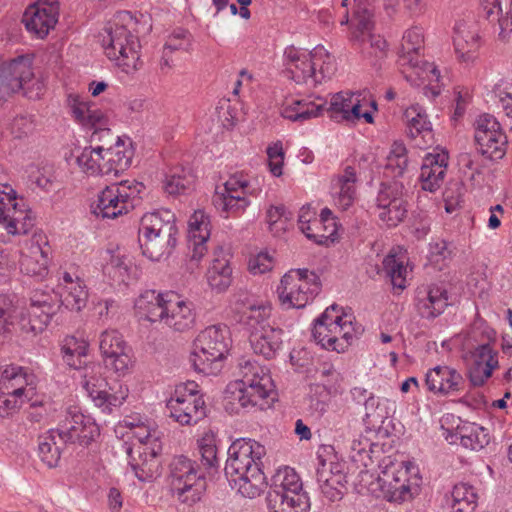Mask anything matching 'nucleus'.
Wrapping results in <instances>:
<instances>
[{"mask_svg":"<svg viewBox=\"0 0 512 512\" xmlns=\"http://www.w3.org/2000/svg\"><path fill=\"white\" fill-rule=\"evenodd\" d=\"M206 278L209 286L217 293L225 292L232 283L230 261L222 248L214 252V258L207 270Z\"/></svg>","mask_w":512,"mask_h":512,"instance_id":"32","label":"nucleus"},{"mask_svg":"<svg viewBox=\"0 0 512 512\" xmlns=\"http://www.w3.org/2000/svg\"><path fill=\"white\" fill-rule=\"evenodd\" d=\"M324 105L325 103H315L306 99H292L282 106L281 115L290 121L303 123L318 117Z\"/></svg>","mask_w":512,"mask_h":512,"instance_id":"38","label":"nucleus"},{"mask_svg":"<svg viewBox=\"0 0 512 512\" xmlns=\"http://www.w3.org/2000/svg\"><path fill=\"white\" fill-rule=\"evenodd\" d=\"M212 202L220 213L225 214L226 218L244 212L250 204L246 194L220 193L219 187L216 188Z\"/></svg>","mask_w":512,"mask_h":512,"instance_id":"41","label":"nucleus"},{"mask_svg":"<svg viewBox=\"0 0 512 512\" xmlns=\"http://www.w3.org/2000/svg\"><path fill=\"white\" fill-rule=\"evenodd\" d=\"M170 298H176L173 292L158 293L155 290H146L136 299L134 308L139 320H146L151 323H162L166 315Z\"/></svg>","mask_w":512,"mask_h":512,"instance_id":"26","label":"nucleus"},{"mask_svg":"<svg viewBox=\"0 0 512 512\" xmlns=\"http://www.w3.org/2000/svg\"><path fill=\"white\" fill-rule=\"evenodd\" d=\"M428 389L442 395L455 394L463 390L465 380L454 368L449 366H436L426 373L425 378Z\"/></svg>","mask_w":512,"mask_h":512,"instance_id":"28","label":"nucleus"},{"mask_svg":"<svg viewBox=\"0 0 512 512\" xmlns=\"http://www.w3.org/2000/svg\"><path fill=\"white\" fill-rule=\"evenodd\" d=\"M67 102L75 120L83 125L86 120V115L89 112L90 105L83 101L78 95L74 94L68 95Z\"/></svg>","mask_w":512,"mask_h":512,"instance_id":"60","label":"nucleus"},{"mask_svg":"<svg viewBox=\"0 0 512 512\" xmlns=\"http://www.w3.org/2000/svg\"><path fill=\"white\" fill-rule=\"evenodd\" d=\"M265 454V447L252 439L239 438L230 445L224 472L242 496L252 499L261 494L266 480L262 471Z\"/></svg>","mask_w":512,"mask_h":512,"instance_id":"1","label":"nucleus"},{"mask_svg":"<svg viewBox=\"0 0 512 512\" xmlns=\"http://www.w3.org/2000/svg\"><path fill=\"white\" fill-rule=\"evenodd\" d=\"M495 93L499 98V101L505 114L508 117L512 118V87H497Z\"/></svg>","mask_w":512,"mask_h":512,"instance_id":"64","label":"nucleus"},{"mask_svg":"<svg viewBox=\"0 0 512 512\" xmlns=\"http://www.w3.org/2000/svg\"><path fill=\"white\" fill-rule=\"evenodd\" d=\"M9 311H11V306L9 307ZM11 318V312H9L8 319ZM16 326L19 331L26 335V336H36L38 333H41L43 330H34L35 321H33V318L27 313V312H21L18 315V320L16 324L13 322L8 321V330L6 332L10 331V326ZM1 333H5V331H2Z\"/></svg>","mask_w":512,"mask_h":512,"instance_id":"59","label":"nucleus"},{"mask_svg":"<svg viewBox=\"0 0 512 512\" xmlns=\"http://www.w3.org/2000/svg\"><path fill=\"white\" fill-rule=\"evenodd\" d=\"M475 142L479 152L490 160L502 159L507 150V136L497 119L490 114L478 117L475 123Z\"/></svg>","mask_w":512,"mask_h":512,"instance_id":"20","label":"nucleus"},{"mask_svg":"<svg viewBox=\"0 0 512 512\" xmlns=\"http://www.w3.org/2000/svg\"><path fill=\"white\" fill-rule=\"evenodd\" d=\"M292 217L284 205H271L266 212V220L271 231L284 229V225Z\"/></svg>","mask_w":512,"mask_h":512,"instance_id":"57","label":"nucleus"},{"mask_svg":"<svg viewBox=\"0 0 512 512\" xmlns=\"http://www.w3.org/2000/svg\"><path fill=\"white\" fill-rule=\"evenodd\" d=\"M133 438L138 442L128 448L129 465L140 481H150L159 474L160 462L157 457L162 451L159 432L146 425L133 429Z\"/></svg>","mask_w":512,"mask_h":512,"instance_id":"11","label":"nucleus"},{"mask_svg":"<svg viewBox=\"0 0 512 512\" xmlns=\"http://www.w3.org/2000/svg\"><path fill=\"white\" fill-rule=\"evenodd\" d=\"M170 417L181 425L197 423L205 416V403L197 393H182L176 389L175 394L166 405Z\"/></svg>","mask_w":512,"mask_h":512,"instance_id":"22","label":"nucleus"},{"mask_svg":"<svg viewBox=\"0 0 512 512\" xmlns=\"http://www.w3.org/2000/svg\"><path fill=\"white\" fill-rule=\"evenodd\" d=\"M346 474H336L330 479L321 480L319 488L323 496L330 502L339 501L347 492Z\"/></svg>","mask_w":512,"mask_h":512,"instance_id":"51","label":"nucleus"},{"mask_svg":"<svg viewBox=\"0 0 512 512\" xmlns=\"http://www.w3.org/2000/svg\"><path fill=\"white\" fill-rule=\"evenodd\" d=\"M418 473L412 462L390 463L378 475L376 485L388 501H404L412 496V489L419 486Z\"/></svg>","mask_w":512,"mask_h":512,"instance_id":"17","label":"nucleus"},{"mask_svg":"<svg viewBox=\"0 0 512 512\" xmlns=\"http://www.w3.org/2000/svg\"><path fill=\"white\" fill-rule=\"evenodd\" d=\"M59 301L63 306L72 311H80L86 306L88 292L86 286H78L76 291L58 292Z\"/></svg>","mask_w":512,"mask_h":512,"instance_id":"55","label":"nucleus"},{"mask_svg":"<svg viewBox=\"0 0 512 512\" xmlns=\"http://www.w3.org/2000/svg\"><path fill=\"white\" fill-rule=\"evenodd\" d=\"M448 305L447 291L437 285L429 287L425 300L419 302V311L424 318L439 316Z\"/></svg>","mask_w":512,"mask_h":512,"instance_id":"42","label":"nucleus"},{"mask_svg":"<svg viewBox=\"0 0 512 512\" xmlns=\"http://www.w3.org/2000/svg\"><path fill=\"white\" fill-rule=\"evenodd\" d=\"M424 46L423 31L420 27H411L407 29L402 37L401 47L399 51L398 63L401 67H409L413 71L406 74L405 78L412 81L413 74L420 79L427 80L431 85L433 82H438L440 79V71L431 63L422 62L420 59V52Z\"/></svg>","mask_w":512,"mask_h":512,"instance_id":"18","label":"nucleus"},{"mask_svg":"<svg viewBox=\"0 0 512 512\" xmlns=\"http://www.w3.org/2000/svg\"><path fill=\"white\" fill-rule=\"evenodd\" d=\"M382 271L394 289L404 290L407 287V265L403 255L390 252L382 261Z\"/></svg>","mask_w":512,"mask_h":512,"instance_id":"40","label":"nucleus"},{"mask_svg":"<svg viewBox=\"0 0 512 512\" xmlns=\"http://www.w3.org/2000/svg\"><path fill=\"white\" fill-rule=\"evenodd\" d=\"M453 43L458 58L470 62L476 58L479 49V35L476 25L459 21L454 27Z\"/></svg>","mask_w":512,"mask_h":512,"instance_id":"30","label":"nucleus"},{"mask_svg":"<svg viewBox=\"0 0 512 512\" xmlns=\"http://www.w3.org/2000/svg\"><path fill=\"white\" fill-rule=\"evenodd\" d=\"M58 428L51 429L39 437L38 455L41 461L49 468L56 467L60 460V447L58 445Z\"/></svg>","mask_w":512,"mask_h":512,"instance_id":"46","label":"nucleus"},{"mask_svg":"<svg viewBox=\"0 0 512 512\" xmlns=\"http://www.w3.org/2000/svg\"><path fill=\"white\" fill-rule=\"evenodd\" d=\"M473 356L474 362L469 369V379L473 386H481L492 375L498 360L489 344L478 346Z\"/></svg>","mask_w":512,"mask_h":512,"instance_id":"33","label":"nucleus"},{"mask_svg":"<svg viewBox=\"0 0 512 512\" xmlns=\"http://www.w3.org/2000/svg\"><path fill=\"white\" fill-rule=\"evenodd\" d=\"M366 91L351 92L341 91L333 95L328 112L330 117L336 121L342 120H360L364 119L367 123H373V115L370 111L361 112V102L366 99Z\"/></svg>","mask_w":512,"mask_h":512,"instance_id":"23","label":"nucleus"},{"mask_svg":"<svg viewBox=\"0 0 512 512\" xmlns=\"http://www.w3.org/2000/svg\"><path fill=\"white\" fill-rule=\"evenodd\" d=\"M78 286H86L78 275L67 271L61 273L59 277V292L76 291Z\"/></svg>","mask_w":512,"mask_h":512,"instance_id":"61","label":"nucleus"},{"mask_svg":"<svg viewBox=\"0 0 512 512\" xmlns=\"http://www.w3.org/2000/svg\"><path fill=\"white\" fill-rule=\"evenodd\" d=\"M168 305L166 315L162 323L175 331L184 332L191 329L195 324L196 315L190 303L179 300L178 297L167 300Z\"/></svg>","mask_w":512,"mask_h":512,"instance_id":"34","label":"nucleus"},{"mask_svg":"<svg viewBox=\"0 0 512 512\" xmlns=\"http://www.w3.org/2000/svg\"><path fill=\"white\" fill-rule=\"evenodd\" d=\"M58 14L57 5L38 2L26 9L22 21L29 32L43 39L55 27L58 21Z\"/></svg>","mask_w":512,"mask_h":512,"instance_id":"24","label":"nucleus"},{"mask_svg":"<svg viewBox=\"0 0 512 512\" xmlns=\"http://www.w3.org/2000/svg\"><path fill=\"white\" fill-rule=\"evenodd\" d=\"M269 512H309L310 499L293 468L284 467L271 478L266 497Z\"/></svg>","mask_w":512,"mask_h":512,"instance_id":"7","label":"nucleus"},{"mask_svg":"<svg viewBox=\"0 0 512 512\" xmlns=\"http://www.w3.org/2000/svg\"><path fill=\"white\" fill-rule=\"evenodd\" d=\"M58 440L62 443L89 445L99 435L97 425L78 411H68L58 424Z\"/></svg>","mask_w":512,"mask_h":512,"instance_id":"21","label":"nucleus"},{"mask_svg":"<svg viewBox=\"0 0 512 512\" xmlns=\"http://www.w3.org/2000/svg\"><path fill=\"white\" fill-rule=\"evenodd\" d=\"M355 15H356L357 22H358L357 23L358 28L362 32L369 33L373 29V26H374L373 13L369 9L361 8L359 6L355 12Z\"/></svg>","mask_w":512,"mask_h":512,"instance_id":"63","label":"nucleus"},{"mask_svg":"<svg viewBox=\"0 0 512 512\" xmlns=\"http://www.w3.org/2000/svg\"><path fill=\"white\" fill-rule=\"evenodd\" d=\"M340 316L345 317L341 324V332L335 333V344L332 347V351L338 353L345 352L347 348L352 344L353 340L357 338L363 331L361 325L355 327L352 322V316L347 314H341Z\"/></svg>","mask_w":512,"mask_h":512,"instance_id":"48","label":"nucleus"},{"mask_svg":"<svg viewBox=\"0 0 512 512\" xmlns=\"http://www.w3.org/2000/svg\"><path fill=\"white\" fill-rule=\"evenodd\" d=\"M477 493L473 486L458 483L451 492L452 512H473L477 507Z\"/></svg>","mask_w":512,"mask_h":512,"instance_id":"43","label":"nucleus"},{"mask_svg":"<svg viewBox=\"0 0 512 512\" xmlns=\"http://www.w3.org/2000/svg\"><path fill=\"white\" fill-rule=\"evenodd\" d=\"M177 233L175 216L171 211L145 214L139 228V243L143 254L152 261L167 258L176 246Z\"/></svg>","mask_w":512,"mask_h":512,"instance_id":"3","label":"nucleus"},{"mask_svg":"<svg viewBox=\"0 0 512 512\" xmlns=\"http://www.w3.org/2000/svg\"><path fill=\"white\" fill-rule=\"evenodd\" d=\"M407 121V135L414 145L426 149L434 144L432 124L428 119L426 110L419 104H413L404 111Z\"/></svg>","mask_w":512,"mask_h":512,"instance_id":"25","label":"nucleus"},{"mask_svg":"<svg viewBox=\"0 0 512 512\" xmlns=\"http://www.w3.org/2000/svg\"><path fill=\"white\" fill-rule=\"evenodd\" d=\"M33 56L21 55L0 64V93L22 91L31 100L40 99L45 92V81L33 69Z\"/></svg>","mask_w":512,"mask_h":512,"instance_id":"9","label":"nucleus"},{"mask_svg":"<svg viewBox=\"0 0 512 512\" xmlns=\"http://www.w3.org/2000/svg\"><path fill=\"white\" fill-rule=\"evenodd\" d=\"M232 340L226 325L217 324L206 327L194 340V349L190 361L195 371L203 374H216L220 362L227 356Z\"/></svg>","mask_w":512,"mask_h":512,"instance_id":"6","label":"nucleus"},{"mask_svg":"<svg viewBox=\"0 0 512 512\" xmlns=\"http://www.w3.org/2000/svg\"><path fill=\"white\" fill-rule=\"evenodd\" d=\"M338 306L333 304L315 320L312 336L322 348L331 350L335 344V333L341 332V324L345 317L340 316Z\"/></svg>","mask_w":512,"mask_h":512,"instance_id":"29","label":"nucleus"},{"mask_svg":"<svg viewBox=\"0 0 512 512\" xmlns=\"http://www.w3.org/2000/svg\"><path fill=\"white\" fill-rule=\"evenodd\" d=\"M132 157L133 151L118 140L107 149L85 147L76 157V162L88 175L118 176L131 165Z\"/></svg>","mask_w":512,"mask_h":512,"instance_id":"12","label":"nucleus"},{"mask_svg":"<svg viewBox=\"0 0 512 512\" xmlns=\"http://www.w3.org/2000/svg\"><path fill=\"white\" fill-rule=\"evenodd\" d=\"M271 311L270 304L260 302L249 305L242 315L253 352L265 359L274 358L283 343V330L269 323Z\"/></svg>","mask_w":512,"mask_h":512,"instance_id":"4","label":"nucleus"},{"mask_svg":"<svg viewBox=\"0 0 512 512\" xmlns=\"http://www.w3.org/2000/svg\"><path fill=\"white\" fill-rule=\"evenodd\" d=\"M450 443L460 440V444L474 451H479L490 442L487 430L475 423L458 426L454 433H451Z\"/></svg>","mask_w":512,"mask_h":512,"instance_id":"37","label":"nucleus"},{"mask_svg":"<svg viewBox=\"0 0 512 512\" xmlns=\"http://www.w3.org/2000/svg\"><path fill=\"white\" fill-rule=\"evenodd\" d=\"M248 182L242 177L232 176L223 185L219 187L220 193H231V194H246L247 195Z\"/></svg>","mask_w":512,"mask_h":512,"instance_id":"62","label":"nucleus"},{"mask_svg":"<svg viewBox=\"0 0 512 512\" xmlns=\"http://www.w3.org/2000/svg\"><path fill=\"white\" fill-rule=\"evenodd\" d=\"M198 450L201 464L205 469L211 470L218 467L216 437L212 432L205 433L198 440Z\"/></svg>","mask_w":512,"mask_h":512,"instance_id":"50","label":"nucleus"},{"mask_svg":"<svg viewBox=\"0 0 512 512\" xmlns=\"http://www.w3.org/2000/svg\"><path fill=\"white\" fill-rule=\"evenodd\" d=\"M132 262L126 255L111 254L109 260L103 266V273L117 284H127L130 280Z\"/></svg>","mask_w":512,"mask_h":512,"instance_id":"44","label":"nucleus"},{"mask_svg":"<svg viewBox=\"0 0 512 512\" xmlns=\"http://www.w3.org/2000/svg\"><path fill=\"white\" fill-rule=\"evenodd\" d=\"M481 6L486 12L488 20H497L499 26V37L502 40L508 38L512 32V3L509 9L506 11L505 16L499 17L502 13L501 0H480Z\"/></svg>","mask_w":512,"mask_h":512,"instance_id":"45","label":"nucleus"},{"mask_svg":"<svg viewBox=\"0 0 512 512\" xmlns=\"http://www.w3.org/2000/svg\"><path fill=\"white\" fill-rule=\"evenodd\" d=\"M103 362L108 370L113 371L118 376L126 375L132 366L131 357L126 350L103 358Z\"/></svg>","mask_w":512,"mask_h":512,"instance_id":"56","label":"nucleus"},{"mask_svg":"<svg viewBox=\"0 0 512 512\" xmlns=\"http://www.w3.org/2000/svg\"><path fill=\"white\" fill-rule=\"evenodd\" d=\"M88 344L86 341L69 336L64 339L61 351L65 363L74 369L82 368L85 363L83 357L87 355Z\"/></svg>","mask_w":512,"mask_h":512,"instance_id":"47","label":"nucleus"},{"mask_svg":"<svg viewBox=\"0 0 512 512\" xmlns=\"http://www.w3.org/2000/svg\"><path fill=\"white\" fill-rule=\"evenodd\" d=\"M36 387L33 377L16 365L0 366V416L4 417L19 409L25 402H31V408L42 406V402L33 400Z\"/></svg>","mask_w":512,"mask_h":512,"instance_id":"10","label":"nucleus"},{"mask_svg":"<svg viewBox=\"0 0 512 512\" xmlns=\"http://www.w3.org/2000/svg\"><path fill=\"white\" fill-rule=\"evenodd\" d=\"M273 265V257L268 252H260L249 259L248 269L254 275L264 274L270 271Z\"/></svg>","mask_w":512,"mask_h":512,"instance_id":"58","label":"nucleus"},{"mask_svg":"<svg viewBox=\"0 0 512 512\" xmlns=\"http://www.w3.org/2000/svg\"><path fill=\"white\" fill-rule=\"evenodd\" d=\"M170 488L180 503L192 506L201 500L206 490L205 475L195 461L176 456L170 463Z\"/></svg>","mask_w":512,"mask_h":512,"instance_id":"14","label":"nucleus"},{"mask_svg":"<svg viewBox=\"0 0 512 512\" xmlns=\"http://www.w3.org/2000/svg\"><path fill=\"white\" fill-rule=\"evenodd\" d=\"M99 348L102 357H108L127 349L122 335L117 330H105L100 335Z\"/></svg>","mask_w":512,"mask_h":512,"instance_id":"52","label":"nucleus"},{"mask_svg":"<svg viewBox=\"0 0 512 512\" xmlns=\"http://www.w3.org/2000/svg\"><path fill=\"white\" fill-rule=\"evenodd\" d=\"M190 183L191 179L184 173L183 169H175L166 175L163 188L167 194L175 196L184 193Z\"/></svg>","mask_w":512,"mask_h":512,"instance_id":"54","label":"nucleus"},{"mask_svg":"<svg viewBox=\"0 0 512 512\" xmlns=\"http://www.w3.org/2000/svg\"><path fill=\"white\" fill-rule=\"evenodd\" d=\"M144 188L143 183L136 180L106 186L99 192L96 202L91 205V211L102 219H115L127 214L139 202V195Z\"/></svg>","mask_w":512,"mask_h":512,"instance_id":"15","label":"nucleus"},{"mask_svg":"<svg viewBox=\"0 0 512 512\" xmlns=\"http://www.w3.org/2000/svg\"><path fill=\"white\" fill-rule=\"evenodd\" d=\"M241 379L236 381V399L244 409L269 408L276 398L275 386L268 369L256 361L240 363Z\"/></svg>","mask_w":512,"mask_h":512,"instance_id":"5","label":"nucleus"},{"mask_svg":"<svg viewBox=\"0 0 512 512\" xmlns=\"http://www.w3.org/2000/svg\"><path fill=\"white\" fill-rule=\"evenodd\" d=\"M321 290L319 277L308 269H292L281 279L277 293L287 309L304 308Z\"/></svg>","mask_w":512,"mask_h":512,"instance_id":"16","label":"nucleus"},{"mask_svg":"<svg viewBox=\"0 0 512 512\" xmlns=\"http://www.w3.org/2000/svg\"><path fill=\"white\" fill-rule=\"evenodd\" d=\"M407 202L403 198V185L397 181L381 183L376 197L375 213L388 228L396 227L407 216Z\"/></svg>","mask_w":512,"mask_h":512,"instance_id":"19","label":"nucleus"},{"mask_svg":"<svg viewBox=\"0 0 512 512\" xmlns=\"http://www.w3.org/2000/svg\"><path fill=\"white\" fill-rule=\"evenodd\" d=\"M29 211L30 210L25 208L24 204L19 206V203L15 199L12 201V204L8 205L7 210L3 215L5 219H0V224L4 226L5 230L9 234L16 235L20 221Z\"/></svg>","mask_w":512,"mask_h":512,"instance_id":"53","label":"nucleus"},{"mask_svg":"<svg viewBox=\"0 0 512 512\" xmlns=\"http://www.w3.org/2000/svg\"><path fill=\"white\" fill-rule=\"evenodd\" d=\"M27 313L35 321L34 330H44L58 309V301L50 294L35 291Z\"/></svg>","mask_w":512,"mask_h":512,"instance_id":"35","label":"nucleus"},{"mask_svg":"<svg viewBox=\"0 0 512 512\" xmlns=\"http://www.w3.org/2000/svg\"><path fill=\"white\" fill-rule=\"evenodd\" d=\"M285 56L291 78L298 84H306L309 88L329 79L336 69L333 57L324 47H315L309 53L288 48L285 50Z\"/></svg>","mask_w":512,"mask_h":512,"instance_id":"8","label":"nucleus"},{"mask_svg":"<svg viewBox=\"0 0 512 512\" xmlns=\"http://www.w3.org/2000/svg\"><path fill=\"white\" fill-rule=\"evenodd\" d=\"M48 252L38 243L32 244L27 253H22L20 270L26 275L44 277L48 271Z\"/></svg>","mask_w":512,"mask_h":512,"instance_id":"39","label":"nucleus"},{"mask_svg":"<svg viewBox=\"0 0 512 512\" xmlns=\"http://www.w3.org/2000/svg\"><path fill=\"white\" fill-rule=\"evenodd\" d=\"M447 160L446 153H428L424 157L420 172L423 190L434 192L440 187L445 176Z\"/></svg>","mask_w":512,"mask_h":512,"instance_id":"31","label":"nucleus"},{"mask_svg":"<svg viewBox=\"0 0 512 512\" xmlns=\"http://www.w3.org/2000/svg\"><path fill=\"white\" fill-rule=\"evenodd\" d=\"M356 181V171L351 166H347L343 173L333 180L334 202L343 211L351 207L355 200Z\"/></svg>","mask_w":512,"mask_h":512,"instance_id":"36","label":"nucleus"},{"mask_svg":"<svg viewBox=\"0 0 512 512\" xmlns=\"http://www.w3.org/2000/svg\"><path fill=\"white\" fill-rule=\"evenodd\" d=\"M210 219L203 210H196L188 222V249L191 260L200 261L207 253Z\"/></svg>","mask_w":512,"mask_h":512,"instance_id":"27","label":"nucleus"},{"mask_svg":"<svg viewBox=\"0 0 512 512\" xmlns=\"http://www.w3.org/2000/svg\"><path fill=\"white\" fill-rule=\"evenodd\" d=\"M407 150L403 143L394 142L391 151L386 159L385 174L387 176L396 178L403 175L407 168L408 159L406 156Z\"/></svg>","mask_w":512,"mask_h":512,"instance_id":"49","label":"nucleus"},{"mask_svg":"<svg viewBox=\"0 0 512 512\" xmlns=\"http://www.w3.org/2000/svg\"><path fill=\"white\" fill-rule=\"evenodd\" d=\"M81 371V384L95 406L105 413H111L113 408L123 404L129 394L128 387L119 381L111 384L102 376V366L99 363H84Z\"/></svg>","mask_w":512,"mask_h":512,"instance_id":"13","label":"nucleus"},{"mask_svg":"<svg viewBox=\"0 0 512 512\" xmlns=\"http://www.w3.org/2000/svg\"><path fill=\"white\" fill-rule=\"evenodd\" d=\"M131 24H133L131 13L121 11L105 25L99 34L106 56L115 61L127 74L136 71L140 64V43L138 37L129 29Z\"/></svg>","mask_w":512,"mask_h":512,"instance_id":"2","label":"nucleus"}]
</instances>
